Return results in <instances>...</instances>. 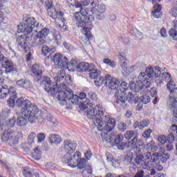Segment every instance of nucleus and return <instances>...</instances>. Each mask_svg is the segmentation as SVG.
Returning <instances> with one entry per match:
<instances>
[{"label": "nucleus", "mask_w": 177, "mask_h": 177, "mask_svg": "<svg viewBox=\"0 0 177 177\" xmlns=\"http://www.w3.org/2000/svg\"><path fill=\"white\" fill-rule=\"evenodd\" d=\"M61 86L63 88L59 91L57 97L60 102L62 106H66L67 110H71L74 104H78L80 100H84L86 98V93L82 92L80 95L74 94L73 90L67 87V85L62 84Z\"/></svg>", "instance_id": "obj_4"}, {"label": "nucleus", "mask_w": 177, "mask_h": 177, "mask_svg": "<svg viewBox=\"0 0 177 177\" xmlns=\"http://www.w3.org/2000/svg\"><path fill=\"white\" fill-rule=\"evenodd\" d=\"M162 77H163V81H165V82H168V81L171 82V81H174L171 80V74H169V73H163V75Z\"/></svg>", "instance_id": "obj_55"}, {"label": "nucleus", "mask_w": 177, "mask_h": 177, "mask_svg": "<svg viewBox=\"0 0 177 177\" xmlns=\"http://www.w3.org/2000/svg\"><path fill=\"white\" fill-rule=\"evenodd\" d=\"M138 135L137 133H135V131L132 130H129L127 131L124 136H123V139H126L127 140H131V138H135V136Z\"/></svg>", "instance_id": "obj_34"}, {"label": "nucleus", "mask_w": 177, "mask_h": 177, "mask_svg": "<svg viewBox=\"0 0 177 177\" xmlns=\"http://www.w3.org/2000/svg\"><path fill=\"white\" fill-rule=\"evenodd\" d=\"M150 124V122H149L148 120H142L140 122H136L133 127L134 129H136L138 128V129H144V128H146V127H149V124Z\"/></svg>", "instance_id": "obj_26"}, {"label": "nucleus", "mask_w": 177, "mask_h": 177, "mask_svg": "<svg viewBox=\"0 0 177 177\" xmlns=\"http://www.w3.org/2000/svg\"><path fill=\"white\" fill-rule=\"evenodd\" d=\"M145 84H146L145 85ZM149 82H144V83H142L140 82L136 81L135 82H130L129 83V88L131 91L133 92H136V93H138L139 92H147V88H149Z\"/></svg>", "instance_id": "obj_15"}, {"label": "nucleus", "mask_w": 177, "mask_h": 177, "mask_svg": "<svg viewBox=\"0 0 177 177\" xmlns=\"http://www.w3.org/2000/svg\"><path fill=\"white\" fill-rule=\"evenodd\" d=\"M17 28L18 32H23L25 35L29 36L34 28H39V22H37L35 18L30 17L23 24L18 25Z\"/></svg>", "instance_id": "obj_9"}, {"label": "nucleus", "mask_w": 177, "mask_h": 177, "mask_svg": "<svg viewBox=\"0 0 177 177\" xmlns=\"http://www.w3.org/2000/svg\"><path fill=\"white\" fill-rule=\"evenodd\" d=\"M91 65L88 62H80L76 67L77 73H89Z\"/></svg>", "instance_id": "obj_24"}, {"label": "nucleus", "mask_w": 177, "mask_h": 177, "mask_svg": "<svg viewBox=\"0 0 177 177\" xmlns=\"http://www.w3.org/2000/svg\"><path fill=\"white\" fill-rule=\"evenodd\" d=\"M16 106L20 109L22 115L28 118L29 122L34 124L38 118V106L31 103V101L23 97H19L16 101Z\"/></svg>", "instance_id": "obj_5"}, {"label": "nucleus", "mask_w": 177, "mask_h": 177, "mask_svg": "<svg viewBox=\"0 0 177 177\" xmlns=\"http://www.w3.org/2000/svg\"><path fill=\"white\" fill-rule=\"evenodd\" d=\"M147 149L149 150H154L156 149V145H154V141L151 140L150 142H148L146 145Z\"/></svg>", "instance_id": "obj_59"}, {"label": "nucleus", "mask_w": 177, "mask_h": 177, "mask_svg": "<svg viewBox=\"0 0 177 177\" xmlns=\"http://www.w3.org/2000/svg\"><path fill=\"white\" fill-rule=\"evenodd\" d=\"M33 157H36L37 159L41 157V151L38 150V148H35L32 152Z\"/></svg>", "instance_id": "obj_62"}, {"label": "nucleus", "mask_w": 177, "mask_h": 177, "mask_svg": "<svg viewBox=\"0 0 177 177\" xmlns=\"http://www.w3.org/2000/svg\"><path fill=\"white\" fill-rule=\"evenodd\" d=\"M145 73H147L148 78H153V77H155V78H158V77H162L165 73L161 72V68H160L158 66L153 68L149 66L146 68Z\"/></svg>", "instance_id": "obj_19"}, {"label": "nucleus", "mask_w": 177, "mask_h": 177, "mask_svg": "<svg viewBox=\"0 0 177 177\" xmlns=\"http://www.w3.org/2000/svg\"><path fill=\"white\" fill-rule=\"evenodd\" d=\"M103 63H104L105 64H107L108 66H110V67H112V68H114L115 66H117L115 64V62L111 61V59L109 58H104L103 59Z\"/></svg>", "instance_id": "obj_44"}, {"label": "nucleus", "mask_w": 177, "mask_h": 177, "mask_svg": "<svg viewBox=\"0 0 177 177\" xmlns=\"http://www.w3.org/2000/svg\"><path fill=\"white\" fill-rule=\"evenodd\" d=\"M134 103L135 104H137L136 110H138V111H141L142 109H143V103L140 102V100L138 99Z\"/></svg>", "instance_id": "obj_56"}, {"label": "nucleus", "mask_w": 177, "mask_h": 177, "mask_svg": "<svg viewBox=\"0 0 177 177\" xmlns=\"http://www.w3.org/2000/svg\"><path fill=\"white\" fill-rule=\"evenodd\" d=\"M89 3V0H82L75 3V7L77 9H80V11L75 12L73 15V19H75L77 27L82 28V32L86 37V41H88L93 39V35L91 34V30H92L93 27L92 21L95 20V16L89 15L88 8H85Z\"/></svg>", "instance_id": "obj_2"}, {"label": "nucleus", "mask_w": 177, "mask_h": 177, "mask_svg": "<svg viewBox=\"0 0 177 177\" xmlns=\"http://www.w3.org/2000/svg\"><path fill=\"white\" fill-rule=\"evenodd\" d=\"M120 84H121L120 80L113 77L109 74L105 75L104 79H99L98 81L95 82L96 86H102L104 84L105 86H107L111 90L117 89L118 88L120 90Z\"/></svg>", "instance_id": "obj_10"}, {"label": "nucleus", "mask_w": 177, "mask_h": 177, "mask_svg": "<svg viewBox=\"0 0 177 177\" xmlns=\"http://www.w3.org/2000/svg\"><path fill=\"white\" fill-rule=\"evenodd\" d=\"M37 140L39 143H42L45 142V139L46 138V135L44 133H40L37 135Z\"/></svg>", "instance_id": "obj_50"}, {"label": "nucleus", "mask_w": 177, "mask_h": 177, "mask_svg": "<svg viewBox=\"0 0 177 177\" xmlns=\"http://www.w3.org/2000/svg\"><path fill=\"white\" fill-rule=\"evenodd\" d=\"M31 145H32V144L31 142H28L22 144V149H23L24 151H25L26 153H28V151H30V149L32 147Z\"/></svg>", "instance_id": "obj_47"}, {"label": "nucleus", "mask_w": 177, "mask_h": 177, "mask_svg": "<svg viewBox=\"0 0 177 177\" xmlns=\"http://www.w3.org/2000/svg\"><path fill=\"white\" fill-rule=\"evenodd\" d=\"M16 123H17L16 117H13L12 118L6 122V125L8 128H13V127H15V124Z\"/></svg>", "instance_id": "obj_40"}, {"label": "nucleus", "mask_w": 177, "mask_h": 177, "mask_svg": "<svg viewBox=\"0 0 177 177\" xmlns=\"http://www.w3.org/2000/svg\"><path fill=\"white\" fill-rule=\"evenodd\" d=\"M22 174L24 177H32L33 176L32 170L28 166L25 167L24 168Z\"/></svg>", "instance_id": "obj_35"}, {"label": "nucleus", "mask_w": 177, "mask_h": 177, "mask_svg": "<svg viewBox=\"0 0 177 177\" xmlns=\"http://www.w3.org/2000/svg\"><path fill=\"white\" fill-rule=\"evenodd\" d=\"M88 96L91 99V100L97 103V100H99V99L97 98V95H96L95 92L92 91H88Z\"/></svg>", "instance_id": "obj_45"}, {"label": "nucleus", "mask_w": 177, "mask_h": 177, "mask_svg": "<svg viewBox=\"0 0 177 177\" xmlns=\"http://www.w3.org/2000/svg\"><path fill=\"white\" fill-rule=\"evenodd\" d=\"M12 90L8 88V86H4L0 90V99H5L8 95H10L12 93Z\"/></svg>", "instance_id": "obj_29"}, {"label": "nucleus", "mask_w": 177, "mask_h": 177, "mask_svg": "<svg viewBox=\"0 0 177 177\" xmlns=\"http://www.w3.org/2000/svg\"><path fill=\"white\" fill-rule=\"evenodd\" d=\"M149 77L147 75V73H140L138 75V80H137L138 82H142V84H145L146 85V82H149V88H150V85H151V81L150 80V77L147 78Z\"/></svg>", "instance_id": "obj_27"}, {"label": "nucleus", "mask_w": 177, "mask_h": 177, "mask_svg": "<svg viewBox=\"0 0 177 177\" xmlns=\"http://www.w3.org/2000/svg\"><path fill=\"white\" fill-rule=\"evenodd\" d=\"M129 89V87L128 86V84L125 82H122L120 85V92L122 93L121 95H117L116 97V103L122 104V107H127V102H129L130 103H135L136 100V97L135 96V94L133 93H129L127 96L125 97L127 95V91Z\"/></svg>", "instance_id": "obj_6"}, {"label": "nucleus", "mask_w": 177, "mask_h": 177, "mask_svg": "<svg viewBox=\"0 0 177 177\" xmlns=\"http://www.w3.org/2000/svg\"><path fill=\"white\" fill-rule=\"evenodd\" d=\"M89 77L93 80H96L94 81L95 84L96 82L99 81V80H104V77L102 76V72L100 71V70L96 68V66H95L94 64H91Z\"/></svg>", "instance_id": "obj_18"}, {"label": "nucleus", "mask_w": 177, "mask_h": 177, "mask_svg": "<svg viewBox=\"0 0 177 177\" xmlns=\"http://www.w3.org/2000/svg\"><path fill=\"white\" fill-rule=\"evenodd\" d=\"M82 175L83 177H93V172L92 171V167H91L90 165L86 166L85 168L83 169Z\"/></svg>", "instance_id": "obj_30"}, {"label": "nucleus", "mask_w": 177, "mask_h": 177, "mask_svg": "<svg viewBox=\"0 0 177 177\" xmlns=\"http://www.w3.org/2000/svg\"><path fill=\"white\" fill-rule=\"evenodd\" d=\"M133 158V153L132 152L129 151L125 155L123 161L126 165H128V164L132 163V160Z\"/></svg>", "instance_id": "obj_31"}, {"label": "nucleus", "mask_w": 177, "mask_h": 177, "mask_svg": "<svg viewBox=\"0 0 177 177\" xmlns=\"http://www.w3.org/2000/svg\"><path fill=\"white\" fill-rule=\"evenodd\" d=\"M48 140L51 145L58 146L62 143V137L57 134H50L48 137Z\"/></svg>", "instance_id": "obj_25"}, {"label": "nucleus", "mask_w": 177, "mask_h": 177, "mask_svg": "<svg viewBox=\"0 0 177 177\" xmlns=\"http://www.w3.org/2000/svg\"><path fill=\"white\" fill-rule=\"evenodd\" d=\"M49 30L46 28H44L38 32V33L35 36V41H37V45L41 47V53L44 56H48V55H52V48H49L48 46L44 45L46 42V37L49 35Z\"/></svg>", "instance_id": "obj_8"}, {"label": "nucleus", "mask_w": 177, "mask_h": 177, "mask_svg": "<svg viewBox=\"0 0 177 177\" xmlns=\"http://www.w3.org/2000/svg\"><path fill=\"white\" fill-rule=\"evenodd\" d=\"M63 82L62 84H60L59 88H62L61 90H58L59 92V91H62L63 89V87L62 86V85H66V84H64V82H66V84H71V76H70L69 75H68L67 76H64V80H62Z\"/></svg>", "instance_id": "obj_42"}, {"label": "nucleus", "mask_w": 177, "mask_h": 177, "mask_svg": "<svg viewBox=\"0 0 177 177\" xmlns=\"http://www.w3.org/2000/svg\"><path fill=\"white\" fill-rule=\"evenodd\" d=\"M120 66L122 68L123 71L126 73V74H129V72H128V63L127 61H123L120 62Z\"/></svg>", "instance_id": "obj_51"}, {"label": "nucleus", "mask_w": 177, "mask_h": 177, "mask_svg": "<svg viewBox=\"0 0 177 177\" xmlns=\"http://www.w3.org/2000/svg\"><path fill=\"white\" fill-rule=\"evenodd\" d=\"M175 138H176V136H175V133H174V131L171 130L170 129V133L167 137V141L169 143H174V140H175Z\"/></svg>", "instance_id": "obj_43"}, {"label": "nucleus", "mask_w": 177, "mask_h": 177, "mask_svg": "<svg viewBox=\"0 0 177 177\" xmlns=\"http://www.w3.org/2000/svg\"><path fill=\"white\" fill-rule=\"evenodd\" d=\"M53 62H54L55 66L59 67V68H68L69 71H77V66H78V62L75 59H72L68 62V59L67 57L60 54L57 53L53 55Z\"/></svg>", "instance_id": "obj_7"}, {"label": "nucleus", "mask_w": 177, "mask_h": 177, "mask_svg": "<svg viewBox=\"0 0 177 177\" xmlns=\"http://www.w3.org/2000/svg\"><path fill=\"white\" fill-rule=\"evenodd\" d=\"M17 121V125L18 127H25L28 124V120L27 118L23 117V116H19L16 119Z\"/></svg>", "instance_id": "obj_32"}, {"label": "nucleus", "mask_w": 177, "mask_h": 177, "mask_svg": "<svg viewBox=\"0 0 177 177\" xmlns=\"http://www.w3.org/2000/svg\"><path fill=\"white\" fill-rule=\"evenodd\" d=\"M47 12L48 16L55 20L56 24H57L59 28L66 27V25L64 24V18H60L64 16V13H63V12L57 10L55 8L51 10H48Z\"/></svg>", "instance_id": "obj_14"}, {"label": "nucleus", "mask_w": 177, "mask_h": 177, "mask_svg": "<svg viewBox=\"0 0 177 177\" xmlns=\"http://www.w3.org/2000/svg\"><path fill=\"white\" fill-rule=\"evenodd\" d=\"M70 157H71V153H66L62 158V161L64 164H68L70 162Z\"/></svg>", "instance_id": "obj_49"}, {"label": "nucleus", "mask_w": 177, "mask_h": 177, "mask_svg": "<svg viewBox=\"0 0 177 177\" xmlns=\"http://www.w3.org/2000/svg\"><path fill=\"white\" fill-rule=\"evenodd\" d=\"M145 143H146V140H143V139H140V140H137V145L136 147V153H137V151L138 153H140V147H143L145 146Z\"/></svg>", "instance_id": "obj_39"}, {"label": "nucleus", "mask_w": 177, "mask_h": 177, "mask_svg": "<svg viewBox=\"0 0 177 177\" xmlns=\"http://www.w3.org/2000/svg\"><path fill=\"white\" fill-rule=\"evenodd\" d=\"M45 6L46 8H47L48 10H52L55 8V6H53V1L52 0H46L45 1Z\"/></svg>", "instance_id": "obj_48"}, {"label": "nucleus", "mask_w": 177, "mask_h": 177, "mask_svg": "<svg viewBox=\"0 0 177 177\" xmlns=\"http://www.w3.org/2000/svg\"><path fill=\"white\" fill-rule=\"evenodd\" d=\"M131 177H145V171L138 170L134 176L131 174Z\"/></svg>", "instance_id": "obj_63"}, {"label": "nucleus", "mask_w": 177, "mask_h": 177, "mask_svg": "<svg viewBox=\"0 0 177 177\" xmlns=\"http://www.w3.org/2000/svg\"><path fill=\"white\" fill-rule=\"evenodd\" d=\"M37 138V134L34 132H32L29 134L28 138V142L29 143H34V140H35V138Z\"/></svg>", "instance_id": "obj_52"}, {"label": "nucleus", "mask_w": 177, "mask_h": 177, "mask_svg": "<svg viewBox=\"0 0 177 177\" xmlns=\"http://www.w3.org/2000/svg\"><path fill=\"white\" fill-rule=\"evenodd\" d=\"M86 116L88 120H92L93 124L97 127L98 131L102 132L101 136L103 142L109 143L112 147H116L118 150H124L125 147H129V145L122 142L124 140L122 134L112 132L109 135V132L115 128L117 121L110 118L102 105L97 104L95 107L87 111Z\"/></svg>", "instance_id": "obj_1"}, {"label": "nucleus", "mask_w": 177, "mask_h": 177, "mask_svg": "<svg viewBox=\"0 0 177 177\" xmlns=\"http://www.w3.org/2000/svg\"><path fill=\"white\" fill-rule=\"evenodd\" d=\"M175 86L176 84L174 81H170L167 84V89L170 91L168 104L169 105V107L172 109H176L177 107V88Z\"/></svg>", "instance_id": "obj_13"}, {"label": "nucleus", "mask_w": 177, "mask_h": 177, "mask_svg": "<svg viewBox=\"0 0 177 177\" xmlns=\"http://www.w3.org/2000/svg\"><path fill=\"white\" fill-rule=\"evenodd\" d=\"M145 73H147L148 78H153V77H155V78H158V77H162L165 73L161 72V68H160L158 66L153 68L149 66L146 68Z\"/></svg>", "instance_id": "obj_20"}, {"label": "nucleus", "mask_w": 177, "mask_h": 177, "mask_svg": "<svg viewBox=\"0 0 177 177\" xmlns=\"http://www.w3.org/2000/svg\"><path fill=\"white\" fill-rule=\"evenodd\" d=\"M7 104L8 106H10L11 109H13L15 106H16V102L12 98H9L7 100Z\"/></svg>", "instance_id": "obj_58"}, {"label": "nucleus", "mask_w": 177, "mask_h": 177, "mask_svg": "<svg viewBox=\"0 0 177 177\" xmlns=\"http://www.w3.org/2000/svg\"><path fill=\"white\" fill-rule=\"evenodd\" d=\"M82 104L84 106L85 109H88V106L89 107H92L93 106V103L91 102V100H87V98H86V101L82 102Z\"/></svg>", "instance_id": "obj_61"}, {"label": "nucleus", "mask_w": 177, "mask_h": 177, "mask_svg": "<svg viewBox=\"0 0 177 177\" xmlns=\"http://www.w3.org/2000/svg\"><path fill=\"white\" fill-rule=\"evenodd\" d=\"M1 140L6 142L7 145L11 147H16V145H19V138L13 134V130L11 129L4 130L1 136Z\"/></svg>", "instance_id": "obj_12"}, {"label": "nucleus", "mask_w": 177, "mask_h": 177, "mask_svg": "<svg viewBox=\"0 0 177 177\" xmlns=\"http://www.w3.org/2000/svg\"><path fill=\"white\" fill-rule=\"evenodd\" d=\"M17 85L21 86L22 88H31L32 83L29 80L21 79L17 81Z\"/></svg>", "instance_id": "obj_28"}, {"label": "nucleus", "mask_w": 177, "mask_h": 177, "mask_svg": "<svg viewBox=\"0 0 177 177\" xmlns=\"http://www.w3.org/2000/svg\"><path fill=\"white\" fill-rule=\"evenodd\" d=\"M32 73L33 78L36 82H39L41 86L44 88L46 92L51 96L59 95V88L57 82H52L50 78L48 76H44V71L39 64H35L32 66Z\"/></svg>", "instance_id": "obj_3"}, {"label": "nucleus", "mask_w": 177, "mask_h": 177, "mask_svg": "<svg viewBox=\"0 0 177 177\" xmlns=\"http://www.w3.org/2000/svg\"><path fill=\"white\" fill-rule=\"evenodd\" d=\"M169 35H170V37H171V38H173L174 39H175V38H176L177 37V31L176 29L175 28H171L169 30Z\"/></svg>", "instance_id": "obj_57"}, {"label": "nucleus", "mask_w": 177, "mask_h": 177, "mask_svg": "<svg viewBox=\"0 0 177 177\" xmlns=\"http://www.w3.org/2000/svg\"><path fill=\"white\" fill-rule=\"evenodd\" d=\"M64 77H66V73H64V71H60L57 73L56 76V83L60 82L61 81H64Z\"/></svg>", "instance_id": "obj_37"}, {"label": "nucleus", "mask_w": 177, "mask_h": 177, "mask_svg": "<svg viewBox=\"0 0 177 177\" xmlns=\"http://www.w3.org/2000/svg\"><path fill=\"white\" fill-rule=\"evenodd\" d=\"M135 162L137 165H140L142 169H147L152 164L151 153L145 152L143 154L136 155Z\"/></svg>", "instance_id": "obj_11"}, {"label": "nucleus", "mask_w": 177, "mask_h": 177, "mask_svg": "<svg viewBox=\"0 0 177 177\" xmlns=\"http://www.w3.org/2000/svg\"><path fill=\"white\" fill-rule=\"evenodd\" d=\"M142 103L144 104H147V103H150V96L144 95L141 96L140 99H138Z\"/></svg>", "instance_id": "obj_46"}, {"label": "nucleus", "mask_w": 177, "mask_h": 177, "mask_svg": "<svg viewBox=\"0 0 177 177\" xmlns=\"http://www.w3.org/2000/svg\"><path fill=\"white\" fill-rule=\"evenodd\" d=\"M153 133V130L149 129L144 131L142 134V138L145 140V142H147V139H150V135Z\"/></svg>", "instance_id": "obj_41"}, {"label": "nucleus", "mask_w": 177, "mask_h": 177, "mask_svg": "<svg viewBox=\"0 0 177 177\" xmlns=\"http://www.w3.org/2000/svg\"><path fill=\"white\" fill-rule=\"evenodd\" d=\"M158 140L161 145L167 143V136H159L158 137Z\"/></svg>", "instance_id": "obj_60"}, {"label": "nucleus", "mask_w": 177, "mask_h": 177, "mask_svg": "<svg viewBox=\"0 0 177 177\" xmlns=\"http://www.w3.org/2000/svg\"><path fill=\"white\" fill-rule=\"evenodd\" d=\"M1 68L5 69L6 74H16L19 71V69L15 67L13 62L8 58L2 62Z\"/></svg>", "instance_id": "obj_17"}, {"label": "nucleus", "mask_w": 177, "mask_h": 177, "mask_svg": "<svg viewBox=\"0 0 177 177\" xmlns=\"http://www.w3.org/2000/svg\"><path fill=\"white\" fill-rule=\"evenodd\" d=\"M152 163L153 164H165L169 160V153H153L151 155Z\"/></svg>", "instance_id": "obj_16"}, {"label": "nucleus", "mask_w": 177, "mask_h": 177, "mask_svg": "<svg viewBox=\"0 0 177 177\" xmlns=\"http://www.w3.org/2000/svg\"><path fill=\"white\" fill-rule=\"evenodd\" d=\"M80 160H81V153L77 151L72 156H70L68 166L72 168H75V165Z\"/></svg>", "instance_id": "obj_22"}, {"label": "nucleus", "mask_w": 177, "mask_h": 177, "mask_svg": "<svg viewBox=\"0 0 177 177\" xmlns=\"http://www.w3.org/2000/svg\"><path fill=\"white\" fill-rule=\"evenodd\" d=\"M64 147L66 153L73 154V153L75 151V149H77V142H74L73 141H65L64 142Z\"/></svg>", "instance_id": "obj_21"}, {"label": "nucleus", "mask_w": 177, "mask_h": 177, "mask_svg": "<svg viewBox=\"0 0 177 177\" xmlns=\"http://www.w3.org/2000/svg\"><path fill=\"white\" fill-rule=\"evenodd\" d=\"M118 130L120 131V132H125L127 131V124L124 123V122H120L118 124Z\"/></svg>", "instance_id": "obj_54"}, {"label": "nucleus", "mask_w": 177, "mask_h": 177, "mask_svg": "<svg viewBox=\"0 0 177 177\" xmlns=\"http://www.w3.org/2000/svg\"><path fill=\"white\" fill-rule=\"evenodd\" d=\"M138 143V134L133 138V139L129 142V146H131L133 151H136V145Z\"/></svg>", "instance_id": "obj_36"}, {"label": "nucleus", "mask_w": 177, "mask_h": 177, "mask_svg": "<svg viewBox=\"0 0 177 177\" xmlns=\"http://www.w3.org/2000/svg\"><path fill=\"white\" fill-rule=\"evenodd\" d=\"M86 159L82 158L78 160L77 164L75 165V168L77 167L78 169H84L86 167Z\"/></svg>", "instance_id": "obj_33"}, {"label": "nucleus", "mask_w": 177, "mask_h": 177, "mask_svg": "<svg viewBox=\"0 0 177 177\" xmlns=\"http://www.w3.org/2000/svg\"><path fill=\"white\" fill-rule=\"evenodd\" d=\"M53 39L55 44H57V45H60V44H62V35H60L59 32H55L53 35Z\"/></svg>", "instance_id": "obj_38"}, {"label": "nucleus", "mask_w": 177, "mask_h": 177, "mask_svg": "<svg viewBox=\"0 0 177 177\" xmlns=\"http://www.w3.org/2000/svg\"><path fill=\"white\" fill-rule=\"evenodd\" d=\"M31 35L29 36L27 35H21L17 37V44L19 46H24L27 42H29V41H31Z\"/></svg>", "instance_id": "obj_23"}, {"label": "nucleus", "mask_w": 177, "mask_h": 177, "mask_svg": "<svg viewBox=\"0 0 177 177\" xmlns=\"http://www.w3.org/2000/svg\"><path fill=\"white\" fill-rule=\"evenodd\" d=\"M10 90H11L12 92L11 93L8 94L10 95V99H17V94L16 93V90L15 89V87H10Z\"/></svg>", "instance_id": "obj_53"}, {"label": "nucleus", "mask_w": 177, "mask_h": 177, "mask_svg": "<svg viewBox=\"0 0 177 177\" xmlns=\"http://www.w3.org/2000/svg\"><path fill=\"white\" fill-rule=\"evenodd\" d=\"M130 165V167H129V171L131 174H134V172L136 171V164L133 163V162H131V163H129Z\"/></svg>", "instance_id": "obj_64"}]
</instances>
